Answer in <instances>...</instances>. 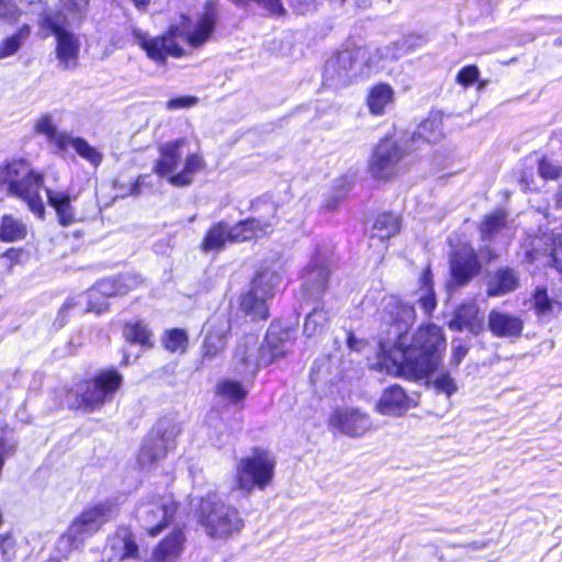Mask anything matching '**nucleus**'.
<instances>
[{"instance_id":"nucleus-1","label":"nucleus","mask_w":562,"mask_h":562,"mask_svg":"<svg viewBox=\"0 0 562 562\" xmlns=\"http://www.w3.org/2000/svg\"><path fill=\"white\" fill-rule=\"evenodd\" d=\"M446 346L439 326L423 325L411 340L406 334H398L392 346L381 341L380 364L389 374L423 379L438 370Z\"/></svg>"},{"instance_id":"nucleus-2","label":"nucleus","mask_w":562,"mask_h":562,"mask_svg":"<svg viewBox=\"0 0 562 562\" xmlns=\"http://www.w3.org/2000/svg\"><path fill=\"white\" fill-rule=\"evenodd\" d=\"M215 21V7L210 2L194 23L183 16L180 25L171 26L162 36L149 37L139 31H134V36L136 43L150 59L164 63L168 56H183L186 50L182 44H187L191 48L203 46L214 30Z\"/></svg>"},{"instance_id":"nucleus-3","label":"nucleus","mask_w":562,"mask_h":562,"mask_svg":"<svg viewBox=\"0 0 562 562\" xmlns=\"http://www.w3.org/2000/svg\"><path fill=\"white\" fill-rule=\"evenodd\" d=\"M198 520L205 533L214 539L232 537L244 528V519L238 509L217 499L216 496L202 498Z\"/></svg>"},{"instance_id":"nucleus-4","label":"nucleus","mask_w":562,"mask_h":562,"mask_svg":"<svg viewBox=\"0 0 562 562\" xmlns=\"http://www.w3.org/2000/svg\"><path fill=\"white\" fill-rule=\"evenodd\" d=\"M276 460L269 451L255 449L236 465L234 490L247 495L266 490L274 477Z\"/></svg>"},{"instance_id":"nucleus-5","label":"nucleus","mask_w":562,"mask_h":562,"mask_svg":"<svg viewBox=\"0 0 562 562\" xmlns=\"http://www.w3.org/2000/svg\"><path fill=\"white\" fill-rule=\"evenodd\" d=\"M293 342L289 338L286 331H280L274 328H269L267 331L263 344L258 350V356L255 358L252 352L248 349L238 347L235 351V360L237 369L245 374H254L258 367L269 366L282 357H284L292 348Z\"/></svg>"},{"instance_id":"nucleus-6","label":"nucleus","mask_w":562,"mask_h":562,"mask_svg":"<svg viewBox=\"0 0 562 562\" xmlns=\"http://www.w3.org/2000/svg\"><path fill=\"white\" fill-rule=\"evenodd\" d=\"M366 56L367 48L347 43L326 61L323 74L325 82L335 88L348 85L364 72L362 61Z\"/></svg>"},{"instance_id":"nucleus-7","label":"nucleus","mask_w":562,"mask_h":562,"mask_svg":"<svg viewBox=\"0 0 562 562\" xmlns=\"http://www.w3.org/2000/svg\"><path fill=\"white\" fill-rule=\"evenodd\" d=\"M180 432L178 423L170 417H164L157 422L140 447L138 464L142 469H149L167 453L175 449L176 438Z\"/></svg>"},{"instance_id":"nucleus-8","label":"nucleus","mask_w":562,"mask_h":562,"mask_svg":"<svg viewBox=\"0 0 562 562\" xmlns=\"http://www.w3.org/2000/svg\"><path fill=\"white\" fill-rule=\"evenodd\" d=\"M122 375L116 370H104L93 379L77 385L76 404L77 408L97 409L108 402H111L121 387Z\"/></svg>"},{"instance_id":"nucleus-9","label":"nucleus","mask_w":562,"mask_h":562,"mask_svg":"<svg viewBox=\"0 0 562 562\" xmlns=\"http://www.w3.org/2000/svg\"><path fill=\"white\" fill-rule=\"evenodd\" d=\"M44 25L49 29L56 40L55 54L58 67L63 70L76 69L79 65L81 42L70 29L69 21L64 13L46 14Z\"/></svg>"},{"instance_id":"nucleus-10","label":"nucleus","mask_w":562,"mask_h":562,"mask_svg":"<svg viewBox=\"0 0 562 562\" xmlns=\"http://www.w3.org/2000/svg\"><path fill=\"white\" fill-rule=\"evenodd\" d=\"M414 148L404 140L382 139L374 148L369 164V171L375 179L387 180L397 175L405 157Z\"/></svg>"},{"instance_id":"nucleus-11","label":"nucleus","mask_w":562,"mask_h":562,"mask_svg":"<svg viewBox=\"0 0 562 562\" xmlns=\"http://www.w3.org/2000/svg\"><path fill=\"white\" fill-rule=\"evenodd\" d=\"M280 281V277L271 271L257 273L249 291L241 297L240 310L251 321L266 319L268 317L267 302L274 295V290Z\"/></svg>"},{"instance_id":"nucleus-12","label":"nucleus","mask_w":562,"mask_h":562,"mask_svg":"<svg viewBox=\"0 0 562 562\" xmlns=\"http://www.w3.org/2000/svg\"><path fill=\"white\" fill-rule=\"evenodd\" d=\"M119 514L117 504L105 499L83 509L69 525L68 531L83 547L87 539L95 535L103 525Z\"/></svg>"},{"instance_id":"nucleus-13","label":"nucleus","mask_w":562,"mask_h":562,"mask_svg":"<svg viewBox=\"0 0 562 562\" xmlns=\"http://www.w3.org/2000/svg\"><path fill=\"white\" fill-rule=\"evenodd\" d=\"M252 207L259 213L258 216L240 221L232 226L231 243L250 240L273 232L277 224V204L271 201L257 200Z\"/></svg>"},{"instance_id":"nucleus-14","label":"nucleus","mask_w":562,"mask_h":562,"mask_svg":"<svg viewBox=\"0 0 562 562\" xmlns=\"http://www.w3.org/2000/svg\"><path fill=\"white\" fill-rule=\"evenodd\" d=\"M177 503L170 495L143 501L136 507V518L151 537L165 529L177 512Z\"/></svg>"},{"instance_id":"nucleus-15","label":"nucleus","mask_w":562,"mask_h":562,"mask_svg":"<svg viewBox=\"0 0 562 562\" xmlns=\"http://www.w3.org/2000/svg\"><path fill=\"white\" fill-rule=\"evenodd\" d=\"M21 179H10V191L25 201L29 209L38 217L44 215V202L41 195L43 188L42 175L27 168V166L20 164Z\"/></svg>"},{"instance_id":"nucleus-16","label":"nucleus","mask_w":562,"mask_h":562,"mask_svg":"<svg viewBox=\"0 0 562 562\" xmlns=\"http://www.w3.org/2000/svg\"><path fill=\"white\" fill-rule=\"evenodd\" d=\"M330 259L317 252L302 273V288L312 300H318L327 289Z\"/></svg>"},{"instance_id":"nucleus-17","label":"nucleus","mask_w":562,"mask_h":562,"mask_svg":"<svg viewBox=\"0 0 562 562\" xmlns=\"http://www.w3.org/2000/svg\"><path fill=\"white\" fill-rule=\"evenodd\" d=\"M206 334L202 345V361L216 359L225 349L231 331V321L226 315H213L206 324Z\"/></svg>"},{"instance_id":"nucleus-18","label":"nucleus","mask_w":562,"mask_h":562,"mask_svg":"<svg viewBox=\"0 0 562 562\" xmlns=\"http://www.w3.org/2000/svg\"><path fill=\"white\" fill-rule=\"evenodd\" d=\"M481 270L477 256L468 244L458 247L450 259V271L453 281L463 285L468 283Z\"/></svg>"},{"instance_id":"nucleus-19","label":"nucleus","mask_w":562,"mask_h":562,"mask_svg":"<svg viewBox=\"0 0 562 562\" xmlns=\"http://www.w3.org/2000/svg\"><path fill=\"white\" fill-rule=\"evenodd\" d=\"M330 424L350 437H360L371 428V420L367 414L349 408L335 412L330 417Z\"/></svg>"},{"instance_id":"nucleus-20","label":"nucleus","mask_w":562,"mask_h":562,"mask_svg":"<svg viewBox=\"0 0 562 562\" xmlns=\"http://www.w3.org/2000/svg\"><path fill=\"white\" fill-rule=\"evenodd\" d=\"M452 330H469L477 335L484 328V319L479 315V307L473 301L462 303L454 312L452 319L448 323Z\"/></svg>"},{"instance_id":"nucleus-21","label":"nucleus","mask_w":562,"mask_h":562,"mask_svg":"<svg viewBox=\"0 0 562 562\" xmlns=\"http://www.w3.org/2000/svg\"><path fill=\"white\" fill-rule=\"evenodd\" d=\"M411 407V398L400 385L386 387L375 409L386 416H401Z\"/></svg>"},{"instance_id":"nucleus-22","label":"nucleus","mask_w":562,"mask_h":562,"mask_svg":"<svg viewBox=\"0 0 562 562\" xmlns=\"http://www.w3.org/2000/svg\"><path fill=\"white\" fill-rule=\"evenodd\" d=\"M140 283L138 276L126 273L119 278H109L99 281L90 291L89 299H94L98 294L103 296L125 295L132 289Z\"/></svg>"},{"instance_id":"nucleus-23","label":"nucleus","mask_w":562,"mask_h":562,"mask_svg":"<svg viewBox=\"0 0 562 562\" xmlns=\"http://www.w3.org/2000/svg\"><path fill=\"white\" fill-rule=\"evenodd\" d=\"M48 204L55 210L58 223L61 226H69L77 222V212L72 205L76 195L68 191L45 189Z\"/></svg>"},{"instance_id":"nucleus-24","label":"nucleus","mask_w":562,"mask_h":562,"mask_svg":"<svg viewBox=\"0 0 562 562\" xmlns=\"http://www.w3.org/2000/svg\"><path fill=\"white\" fill-rule=\"evenodd\" d=\"M184 145V138H179L161 145L159 149L160 156L154 166V171L160 177H171L172 175H176L175 171L180 165L182 158L181 149Z\"/></svg>"},{"instance_id":"nucleus-25","label":"nucleus","mask_w":562,"mask_h":562,"mask_svg":"<svg viewBox=\"0 0 562 562\" xmlns=\"http://www.w3.org/2000/svg\"><path fill=\"white\" fill-rule=\"evenodd\" d=\"M488 328L499 338L519 337L524 329L520 317L493 310L488 315Z\"/></svg>"},{"instance_id":"nucleus-26","label":"nucleus","mask_w":562,"mask_h":562,"mask_svg":"<svg viewBox=\"0 0 562 562\" xmlns=\"http://www.w3.org/2000/svg\"><path fill=\"white\" fill-rule=\"evenodd\" d=\"M385 312L396 327V336L398 334H406V330L412 326L416 318L415 308L397 299L391 297L385 305Z\"/></svg>"},{"instance_id":"nucleus-27","label":"nucleus","mask_w":562,"mask_h":562,"mask_svg":"<svg viewBox=\"0 0 562 562\" xmlns=\"http://www.w3.org/2000/svg\"><path fill=\"white\" fill-rule=\"evenodd\" d=\"M137 550L138 548L132 535L124 530L109 539L104 553L108 555L109 560L122 561L126 558L134 557Z\"/></svg>"},{"instance_id":"nucleus-28","label":"nucleus","mask_w":562,"mask_h":562,"mask_svg":"<svg viewBox=\"0 0 562 562\" xmlns=\"http://www.w3.org/2000/svg\"><path fill=\"white\" fill-rule=\"evenodd\" d=\"M35 132L44 135L47 142L58 150H65L69 146L70 134L59 132L50 114H43L36 120Z\"/></svg>"},{"instance_id":"nucleus-29","label":"nucleus","mask_w":562,"mask_h":562,"mask_svg":"<svg viewBox=\"0 0 562 562\" xmlns=\"http://www.w3.org/2000/svg\"><path fill=\"white\" fill-rule=\"evenodd\" d=\"M184 541L182 531L176 530L170 533L153 552L155 562H172L176 560L181 551Z\"/></svg>"},{"instance_id":"nucleus-30","label":"nucleus","mask_w":562,"mask_h":562,"mask_svg":"<svg viewBox=\"0 0 562 562\" xmlns=\"http://www.w3.org/2000/svg\"><path fill=\"white\" fill-rule=\"evenodd\" d=\"M519 279L516 272L509 268H503L495 272L487 283L488 296H499L518 288Z\"/></svg>"},{"instance_id":"nucleus-31","label":"nucleus","mask_w":562,"mask_h":562,"mask_svg":"<svg viewBox=\"0 0 562 562\" xmlns=\"http://www.w3.org/2000/svg\"><path fill=\"white\" fill-rule=\"evenodd\" d=\"M232 226L227 223L220 222L214 224L206 233L201 249L204 252H218L223 250L227 241H231Z\"/></svg>"},{"instance_id":"nucleus-32","label":"nucleus","mask_w":562,"mask_h":562,"mask_svg":"<svg viewBox=\"0 0 562 562\" xmlns=\"http://www.w3.org/2000/svg\"><path fill=\"white\" fill-rule=\"evenodd\" d=\"M442 126V119L439 113H431L418 125L411 143L416 142V139H424L426 143H437L443 136Z\"/></svg>"},{"instance_id":"nucleus-33","label":"nucleus","mask_w":562,"mask_h":562,"mask_svg":"<svg viewBox=\"0 0 562 562\" xmlns=\"http://www.w3.org/2000/svg\"><path fill=\"white\" fill-rule=\"evenodd\" d=\"M393 95V89L386 83H379L372 87L367 97V104L370 112L374 115L383 114L385 108L392 103Z\"/></svg>"},{"instance_id":"nucleus-34","label":"nucleus","mask_w":562,"mask_h":562,"mask_svg":"<svg viewBox=\"0 0 562 562\" xmlns=\"http://www.w3.org/2000/svg\"><path fill=\"white\" fill-rule=\"evenodd\" d=\"M538 173L544 180H553L559 183L555 207L562 210V166L548 158H542L538 162Z\"/></svg>"},{"instance_id":"nucleus-35","label":"nucleus","mask_w":562,"mask_h":562,"mask_svg":"<svg viewBox=\"0 0 562 562\" xmlns=\"http://www.w3.org/2000/svg\"><path fill=\"white\" fill-rule=\"evenodd\" d=\"M202 167V158L196 154H192L187 157L183 169L169 177L168 180L175 187L189 186L192 182L194 175L200 171Z\"/></svg>"},{"instance_id":"nucleus-36","label":"nucleus","mask_w":562,"mask_h":562,"mask_svg":"<svg viewBox=\"0 0 562 562\" xmlns=\"http://www.w3.org/2000/svg\"><path fill=\"white\" fill-rule=\"evenodd\" d=\"M400 231V220L392 213L379 215L372 228V237L385 240L397 234Z\"/></svg>"},{"instance_id":"nucleus-37","label":"nucleus","mask_w":562,"mask_h":562,"mask_svg":"<svg viewBox=\"0 0 562 562\" xmlns=\"http://www.w3.org/2000/svg\"><path fill=\"white\" fill-rule=\"evenodd\" d=\"M398 47L396 45H385L374 48L372 52L367 50L363 64V70L378 69L385 59H396L400 57Z\"/></svg>"},{"instance_id":"nucleus-38","label":"nucleus","mask_w":562,"mask_h":562,"mask_svg":"<svg viewBox=\"0 0 562 562\" xmlns=\"http://www.w3.org/2000/svg\"><path fill=\"white\" fill-rule=\"evenodd\" d=\"M26 236V225L12 215H4L0 225V239L3 241H16Z\"/></svg>"},{"instance_id":"nucleus-39","label":"nucleus","mask_w":562,"mask_h":562,"mask_svg":"<svg viewBox=\"0 0 562 562\" xmlns=\"http://www.w3.org/2000/svg\"><path fill=\"white\" fill-rule=\"evenodd\" d=\"M31 29L29 25H22L16 33L5 37L0 43V59L15 55L29 38Z\"/></svg>"},{"instance_id":"nucleus-40","label":"nucleus","mask_w":562,"mask_h":562,"mask_svg":"<svg viewBox=\"0 0 562 562\" xmlns=\"http://www.w3.org/2000/svg\"><path fill=\"white\" fill-rule=\"evenodd\" d=\"M216 394L233 404L244 401L248 390L241 383L234 380H222L216 384Z\"/></svg>"},{"instance_id":"nucleus-41","label":"nucleus","mask_w":562,"mask_h":562,"mask_svg":"<svg viewBox=\"0 0 562 562\" xmlns=\"http://www.w3.org/2000/svg\"><path fill=\"white\" fill-rule=\"evenodd\" d=\"M69 146H71L76 153L92 166L98 167L102 162L103 155L94 147H92L86 139L80 137H69Z\"/></svg>"},{"instance_id":"nucleus-42","label":"nucleus","mask_w":562,"mask_h":562,"mask_svg":"<svg viewBox=\"0 0 562 562\" xmlns=\"http://www.w3.org/2000/svg\"><path fill=\"white\" fill-rule=\"evenodd\" d=\"M80 548H82V546L66 530L56 540L52 558L57 562L66 560L74 551Z\"/></svg>"},{"instance_id":"nucleus-43","label":"nucleus","mask_w":562,"mask_h":562,"mask_svg":"<svg viewBox=\"0 0 562 562\" xmlns=\"http://www.w3.org/2000/svg\"><path fill=\"white\" fill-rule=\"evenodd\" d=\"M124 336L126 340L132 344H137L146 348L151 346V333L142 322L126 324Z\"/></svg>"},{"instance_id":"nucleus-44","label":"nucleus","mask_w":562,"mask_h":562,"mask_svg":"<svg viewBox=\"0 0 562 562\" xmlns=\"http://www.w3.org/2000/svg\"><path fill=\"white\" fill-rule=\"evenodd\" d=\"M533 308L538 316H550L559 303L548 295L546 288H537L532 296Z\"/></svg>"},{"instance_id":"nucleus-45","label":"nucleus","mask_w":562,"mask_h":562,"mask_svg":"<svg viewBox=\"0 0 562 562\" xmlns=\"http://www.w3.org/2000/svg\"><path fill=\"white\" fill-rule=\"evenodd\" d=\"M505 226V213L497 211L485 217L481 225L483 240H492L494 235Z\"/></svg>"},{"instance_id":"nucleus-46","label":"nucleus","mask_w":562,"mask_h":562,"mask_svg":"<svg viewBox=\"0 0 562 562\" xmlns=\"http://www.w3.org/2000/svg\"><path fill=\"white\" fill-rule=\"evenodd\" d=\"M328 322V313L324 308L315 307L307 314L303 331L306 336L312 337L317 334L318 329L325 326Z\"/></svg>"},{"instance_id":"nucleus-47","label":"nucleus","mask_w":562,"mask_h":562,"mask_svg":"<svg viewBox=\"0 0 562 562\" xmlns=\"http://www.w3.org/2000/svg\"><path fill=\"white\" fill-rule=\"evenodd\" d=\"M424 288L422 289L423 293L419 295L418 302L423 310L429 314L436 307V297L432 289L429 286L430 282V272L429 270L425 271L423 276Z\"/></svg>"},{"instance_id":"nucleus-48","label":"nucleus","mask_w":562,"mask_h":562,"mask_svg":"<svg viewBox=\"0 0 562 562\" xmlns=\"http://www.w3.org/2000/svg\"><path fill=\"white\" fill-rule=\"evenodd\" d=\"M188 342L187 333L182 329H171L167 334V338L165 339L166 349L176 352V351H184Z\"/></svg>"},{"instance_id":"nucleus-49","label":"nucleus","mask_w":562,"mask_h":562,"mask_svg":"<svg viewBox=\"0 0 562 562\" xmlns=\"http://www.w3.org/2000/svg\"><path fill=\"white\" fill-rule=\"evenodd\" d=\"M60 2L65 12L72 14L74 19L78 18L79 20L86 14L89 5V0H60Z\"/></svg>"},{"instance_id":"nucleus-50","label":"nucleus","mask_w":562,"mask_h":562,"mask_svg":"<svg viewBox=\"0 0 562 562\" xmlns=\"http://www.w3.org/2000/svg\"><path fill=\"white\" fill-rule=\"evenodd\" d=\"M436 390L450 396L457 391L456 383L448 372H440L434 380Z\"/></svg>"},{"instance_id":"nucleus-51","label":"nucleus","mask_w":562,"mask_h":562,"mask_svg":"<svg viewBox=\"0 0 562 562\" xmlns=\"http://www.w3.org/2000/svg\"><path fill=\"white\" fill-rule=\"evenodd\" d=\"M19 16V9L13 0H0V19L14 21Z\"/></svg>"},{"instance_id":"nucleus-52","label":"nucleus","mask_w":562,"mask_h":562,"mask_svg":"<svg viewBox=\"0 0 562 562\" xmlns=\"http://www.w3.org/2000/svg\"><path fill=\"white\" fill-rule=\"evenodd\" d=\"M479 77V69L475 66H467L462 68L457 75V81L460 85L469 86L473 83Z\"/></svg>"},{"instance_id":"nucleus-53","label":"nucleus","mask_w":562,"mask_h":562,"mask_svg":"<svg viewBox=\"0 0 562 562\" xmlns=\"http://www.w3.org/2000/svg\"><path fill=\"white\" fill-rule=\"evenodd\" d=\"M198 102L196 98L192 97H180L168 101L167 108L169 110H176L181 108H190L195 105Z\"/></svg>"},{"instance_id":"nucleus-54","label":"nucleus","mask_w":562,"mask_h":562,"mask_svg":"<svg viewBox=\"0 0 562 562\" xmlns=\"http://www.w3.org/2000/svg\"><path fill=\"white\" fill-rule=\"evenodd\" d=\"M467 353H468V348L467 347H464L462 345L453 346L452 347L451 360H450L451 364L459 366L460 362L467 356Z\"/></svg>"},{"instance_id":"nucleus-55","label":"nucleus","mask_w":562,"mask_h":562,"mask_svg":"<svg viewBox=\"0 0 562 562\" xmlns=\"http://www.w3.org/2000/svg\"><path fill=\"white\" fill-rule=\"evenodd\" d=\"M552 260L555 269L562 274V237L560 238L559 244L553 248Z\"/></svg>"},{"instance_id":"nucleus-56","label":"nucleus","mask_w":562,"mask_h":562,"mask_svg":"<svg viewBox=\"0 0 562 562\" xmlns=\"http://www.w3.org/2000/svg\"><path fill=\"white\" fill-rule=\"evenodd\" d=\"M347 344H348V347L353 351H361V349L366 345V342L363 340L357 339L352 333H348Z\"/></svg>"},{"instance_id":"nucleus-57","label":"nucleus","mask_w":562,"mask_h":562,"mask_svg":"<svg viewBox=\"0 0 562 562\" xmlns=\"http://www.w3.org/2000/svg\"><path fill=\"white\" fill-rule=\"evenodd\" d=\"M137 7L145 5L149 0H133Z\"/></svg>"},{"instance_id":"nucleus-58","label":"nucleus","mask_w":562,"mask_h":562,"mask_svg":"<svg viewBox=\"0 0 562 562\" xmlns=\"http://www.w3.org/2000/svg\"><path fill=\"white\" fill-rule=\"evenodd\" d=\"M333 3L339 5V7H342L346 2V0H330Z\"/></svg>"},{"instance_id":"nucleus-59","label":"nucleus","mask_w":562,"mask_h":562,"mask_svg":"<svg viewBox=\"0 0 562 562\" xmlns=\"http://www.w3.org/2000/svg\"><path fill=\"white\" fill-rule=\"evenodd\" d=\"M16 165H13V166H9V172L11 173L12 170L14 169L15 173H19V171L15 169Z\"/></svg>"},{"instance_id":"nucleus-60","label":"nucleus","mask_w":562,"mask_h":562,"mask_svg":"<svg viewBox=\"0 0 562 562\" xmlns=\"http://www.w3.org/2000/svg\"><path fill=\"white\" fill-rule=\"evenodd\" d=\"M124 362L128 363V357L126 355L124 356Z\"/></svg>"}]
</instances>
